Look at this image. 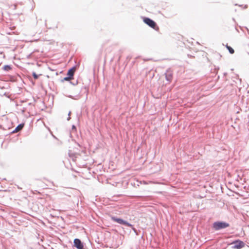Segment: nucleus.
Returning a JSON list of instances; mask_svg holds the SVG:
<instances>
[{"label": "nucleus", "mask_w": 249, "mask_h": 249, "mask_svg": "<svg viewBox=\"0 0 249 249\" xmlns=\"http://www.w3.org/2000/svg\"><path fill=\"white\" fill-rule=\"evenodd\" d=\"M75 71V68H72L69 70L67 73V75H68V76L71 77V78L72 79V77L73 76Z\"/></svg>", "instance_id": "0eeeda50"}, {"label": "nucleus", "mask_w": 249, "mask_h": 249, "mask_svg": "<svg viewBox=\"0 0 249 249\" xmlns=\"http://www.w3.org/2000/svg\"><path fill=\"white\" fill-rule=\"evenodd\" d=\"M33 76L35 79H37L38 78V75L35 72L33 73Z\"/></svg>", "instance_id": "9b49d317"}, {"label": "nucleus", "mask_w": 249, "mask_h": 249, "mask_svg": "<svg viewBox=\"0 0 249 249\" xmlns=\"http://www.w3.org/2000/svg\"><path fill=\"white\" fill-rule=\"evenodd\" d=\"M4 69L6 70H9L11 69V68L9 66H4Z\"/></svg>", "instance_id": "f8f14e48"}, {"label": "nucleus", "mask_w": 249, "mask_h": 249, "mask_svg": "<svg viewBox=\"0 0 249 249\" xmlns=\"http://www.w3.org/2000/svg\"><path fill=\"white\" fill-rule=\"evenodd\" d=\"M226 47L227 48V49L229 50L230 53L233 54L234 53V50L231 46H230L228 44H227L226 45Z\"/></svg>", "instance_id": "1a4fd4ad"}, {"label": "nucleus", "mask_w": 249, "mask_h": 249, "mask_svg": "<svg viewBox=\"0 0 249 249\" xmlns=\"http://www.w3.org/2000/svg\"><path fill=\"white\" fill-rule=\"evenodd\" d=\"M23 126H24V124H19L15 128V130H14V132H18L20 130H21L23 128Z\"/></svg>", "instance_id": "6e6552de"}, {"label": "nucleus", "mask_w": 249, "mask_h": 249, "mask_svg": "<svg viewBox=\"0 0 249 249\" xmlns=\"http://www.w3.org/2000/svg\"><path fill=\"white\" fill-rule=\"evenodd\" d=\"M74 245L78 249H83V244L79 239L74 240Z\"/></svg>", "instance_id": "39448f33"}, {"label": "nucleus", "mask_w": 249, "mask_h": 249, "mask_svg": "<svg viewBox=\"0 0 249 249\" xmlns=\"http://www.w3.org/2000/svg\"><path fill=\"white\" fill-rule=\"evenodd\" d=\"M72 79L71 77L68 76L64 77L63 79L64 81H70V80Z\"/></svg>", "instance_id": "9d476101"}, {"label": "nucleus", "mask_w": 249, "mask_h": 249, "mask_svg": "<svg viewBox=\"0 0 249 249\" xmlns=\"http://www.w3.org/2000/svg\"><path fill=\"white\" fill-rule=\"evenodd\" d=\"M166 79L169 82H171L173 79V72L170 71H167L165 73Z\"/></svg>", "instance_id": "423d86ee"}, {"label": "nucleus", "mask_w": 249, "mask_h": 249, "mask_svg": "<svg viewBox=\"0 0 249 249\" xmlns=\"http://www.w3.org/2000/svg\"><path fill=\"white\" fill-rule=\"evenodd\" d=\"M143 22L146 24L147 25H148L151 28L154 29V30L156 31L159 30V27L157 25L155 21L152 20L149 18H143Z\"/></svg>", "instance_id": "f03ea898"}, {"label": "nucleus", "mask_w": 249, "mask_h": 249, "mask_svg": "<svg viewBox=\"0 0 249 249\" xmlns=\"http://www.w3.org/2000/svg\"><path fill=\"white\" fill-rule=\"evenodd\" d=\"M234 245L233 248L240 249L243 248L245 246V244L243 242L240 240H237L232 243Z\"/></svg>", "instance_id": "20e7f679"}, {"label": "nucleus", "mask_w": 249, "mask_h": 249, "mask_svg": "<svg viewBox=\"0 0 249 249\" xmlns=\"http://www.w3.org/2000/svg\"><path fill=\"white\" fill-rule=\"evenodd\" d=\"M111 219L114 222H116L120 224L124 225L128 227L132 228V230L134 231H135L136 230L133 227V225L129 223L126 221L124 220L123 219L120 218H117L114 216H111Z\"/></svg>", "instance_id": "f257e3e1"}, {"label": "nucleus", "mask_w": 249, "mask_h": 249, "mask_svg": "<svg viewBox=\"0 0 249 249\" xmlns=\"http://www.w3.org/2000/svg\"><path fill=\"white\" fill-rule=\"evenodd\" d=\"M229 226V224L224 222H215L213 224V228L215 230H219L226 228Z\"/></svg>", "instance_id": "7ed1b4c3"}]
</instances>
